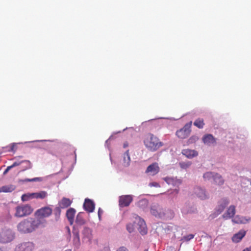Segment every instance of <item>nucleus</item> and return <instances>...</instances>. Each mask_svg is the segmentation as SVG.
Returning a JSON list of instances; mask_svg holds the SVG:
<instances>
[{
	"label": "nucleus",
	"instance_id": "09e8293b",
	"mask_svg": "<svg viewBox=\"0 0 251 251\" xmlns=\"http://www.w3.org/2000/svg\"><path fill=\"white\" fill-rule=\"evenodd\" d=\"M102 211L101 210V209L99 208V211H98V216H99V217L100 219V215L102 213Z\"/></svg>",
	"mask_w": 251,
	"mask_h": 251
},
{
	"label": "nucleus",
	"instance_id": "c756f323",
	"mask_svg": "<svg viewBox=\"0 0 251 251\" xmlns=\"http://www.w3.org/2000/svg\"><path fill=\"white\" fill-rule=\"evenodd\" d=\"M34 199H44L46 198L48 196V194L46 191H42L39 192L33 193Z\"/></svg>",
	"mask_w": 251,
	"mask_h": 251
},
{
	"label": "nucleus",
	"instance_id": "2f4dec72",
	"mask_svg": "<svg viewBox=\"0 0 251 251\" xmlns=\"http://www.w3.org/2000/svg\"><path fill=\"white\" fill-rule=\"evenodd\" d=\"M215 173L213 172H206L203 175V177L205 180H210L211 179L213 180Z\"/></svg>",
	"mask_w": 251,
	"mask_h": 251
},
{
	"label": "nucleus",
	"instance_id": "2eb2a0df",
	"mask_svg": "<svg viewBox=\"0 0 251 251\" xmlns=\"http://www.w3.org/2000/svg\"><path fill=\"white\" fill-rule=\"evenodd\" d=\"M190 132V126L186 125L182 129L177 131L176 135L179 138L184 139L188 136Z\"/></svg>",
	"mask_w": 251,
	"mask_h": 251
},
{
	"label": "nucleus",
	"instance_id": "c9c22d12",
	"mask_svg": "<svg viewBox=\"0 0 251 251\" xmlns=\"http://www.w3.org/2000/svg\"><path fill=\"white\" fill-rule=\"evenodd\" d=\"M82 215V213H79L76 218V223L79 225H82L84 223V220Z\"/></svg>",
	"mask_w": 251,
	"mask_h": 251
},
{
	"label": "nucleus",
	"instance_id": "4468645a",
	"mask_svg": "<svg viewBox=\"0 0 251 251\" xmlns=\"http://www.w3.org/2000/svg\"><path fill=\"white\" fill-rule=\"evenodd\" d=\"M202 141L205 145L208 146H214L216 144V139L211 134L203 135Z\"/></svg>",
	"mask_w": 251,
	"mask_h": 251
},
{
	"label": "nucleus",
	"instance_id": "393cba45",
	"mask_svg": "<svg viewBox=\"0 0 251 251\" xmlns=\"http://www.w3.org/2000/svg\"><path fill=\"white\" fill-rule=\"evenodd\" d=\"M46 141H50V140H37L35 141H32L30 142H25L24 143H19L18 144H26L27 143H32V142H42ZM18 143H12L10 145V149L8 150L9 151H13L15 152L16 150L15 149V147Z\"/></svg>",
	"mask_w": 251,
	"mask_h": 251
},
{
	"label": "nucleus",
	"instance_id": "6e6552de",
	"mask_svg": "<svg viewBox=\"0 0 251 251\" xmlns=\"http://www.w3.org/2000/svg\"><path fill=\"white\" fill-rule=\"evenodd\" d=\"M167 184L178 187L182 183V180L177 177L168 176L162 178Z\"/></svg>",
	"mask_w": 251,
	"mask_h": 251
},
{
	"label": "nucleus",
	"instance_id": "20e7f679",
	"mask_svg": "<svg viewBox=\"0 0 251 251\" xmlns=\"http://www.w3.org/2000/svg\"><path fill=\"white\" fill-rule=\"evenodd\" d=\"M14 232L9 228L0 229V243L5 244L11 242L14 238Z\"/></svg>",
	"mask_w": 251,
	"mask_h": 251
},
{
	"label": "nucleus",
	"instance_id": "412c9836",
	"mask_svg": "<svg viewBox=\"0 0 251 251\" xmlns=\"http://www.w3.org/2000/svg\"><path fill=\"white\" fill-rule=\"evenodd\" d=\"M235 213V207L234 205H230L227 209L226 212L223 215L224 218L227 219L232 217Z\"/></svg>",
	"mask_w": 251,
	"mask_h": 251
},
{
	"label": "nucleus",
	"instance_id": "7c9ffc66",
	"mask_svg": "<svg viewBox=\"0 0 251 251\" xmlns=\"http://www.w3.org/2000/svg\"><path fill=\"white\" fill-rule=\"evenodd\" d=\"M192 165V162L189 161H181L179 163V167L184 170L189 168Z\"/></svg>",
	"mask_w": 251,
	"mask_h": 251
},
{
	"label": "nucleus",
	"instance_id": "a211bd4d",
	"mask_svg": "<svg viewBox=\"0 0 251 251\" xmlns=\"http://www.w3.org/2000/svg\"><path fill=\"white\" fill-rule=\"evenodd\" d=\"M246 233L244 230H240L238 233L233 235L232 237V241L234 243H238L241 241Z\"/></svg>",
	"mask_w": 251,
	"mask_h": 251
},
{
	"label": "nucleus",
	"instance_id": "ea45409f",
	"mask_svg": "<svg viewBox=\"0 0 251 251\" xmlns=\"http://www.w3.org/2000/svg\"><path fill=\"white\" fill-rule=\"evenodd\" d=\"M194 235L192 234H190L186 236H185L183 237V239L185 241H189L190 240L192 239L194 237Z\"/></svg>",
	"mask_w": 251,
	"mask_h": 251
},
{
	"label": "nucleus",
	"instance_id": "4be33fe9",
	"mask_svg": "<svg viewBox=\"0 0 251 251\" xmlns=\"http://www.w3.org/2000/svg\"><path fill=\"white\" fill-rule=\"evenodd\" d=\"M75 213V210L73 208H70L66 212V216L70 223L72 225L74 222V216Z\"/></svg>",
	"mask_w": 251,
	"mask_h": 251
},
{
	"label": "nucleus",
	"instance_id": "dca6fc26",
	"mask_svg": "<svg viewBox=\"0 0 251 251\" xmlns=\"http://www.w3.org/2000/svg\"><path fill=\"white\" fill-rule=\"evenodd\" d=\"M84 209L89 212H93L95 209V203L89 199H86L83 204Z\"/></svg>",
	"mask_w": 251,
	"mask_h": 251
},
{
	"label": "nucleus",
	"instance_id": "f3484780",
	"mask_svg": "<svg viewBox=\"0 0 251 251\" xmlns=\"http://www.w3.org/2000/svg\"><path fill=\"white\" fill-rule=\"evenodd\" d=\"M83 239L86 242H89L92 239V230L88 227H84L82 231Z\"/></svg>",
	"mask_w": 251,
	"mask_h": 251
},
{
	"label": "nucleus",
	"instance_id": "a19ab883",
	"mask_svg": "<svg viewBox=\"0 0 251 251\" xmlns=\"http://www.w3.org/2000/svg\"><path fill=\"white\" fill-rule=\"evenodd\" d=\"M149 186L150 187H154L156 188L160 187V184L156 182H151L149 184Z\"/></svg>",
	"mask_w": 251,
	"mask_h": 251
},
{
	"label": "nucleus",
	"instance_id": "f704fd0d",
	"mask_svg": "<svg viewBox=\"0 0 251 251\" xmlns=\"http://www.w3.org/2000/svg\"><path fill=\"white\" fill-rule=\"evenodd\" d=\"M194 125L199 128H202L204 126L203 120L202 119H198L194 122Z\"/></svg>",
	"mask_w": 251,
	"mask_h": 251
},
{
	"label": "nucleus",
	"instance_id": "423d86ee",
	"mask_svg": "<svg viewBox=\"0 0 251 251\" xmlns=\"http://www.w3.org/2000/svg\"><path fill=\"white\" fill-rule=\"evenodd\" d=\"M15 216L23 217L30 215L33 211V208L29 204H22L15 208Z\"/></svg>",
	"mask_w": 251,
	"mask_h": 251
},
{
	"label": "nucleus",
	"instance_id": "39448f33",
	"mask_svg": "<svg viewBox=\"0 0 251 251\" xmlns=\"http://www.w3.org/2000/svg\"><path fill=\"white\" fill-rule=\"evenodd\" d=\"M52 210L51 208L48 206L42 207L38 209L35 213V215L37 217L35 220H42L45 221L43 224H41L40 226H45L46 224V221L45 218L49 217L52 214Z\"/></svg>",
	"mask_w": 251,
	"mask_h": 251
},
{
	"label": "nucleus",
	"instance_id": "b1692460",
	"mask_svg": "<svg viewBox=\"0 0 251 251\" xmlns=\"http://www.w3.org/2000/svg\"><path fill=\"white\" fill-rule=\"evenodd\" d=\"M15 188V186L12 184L3 186L0 188V193H10L14 191Z\"/></svg>",
	"mask_w": 251,
	"mask_h": 251
},
{
	"label": "nucleus",
	"instance_id": "4c0bfd02",
	"mask_svg": "<svg viewBox=\"0 0 251 251\" xmlns=\"http://www.w3.org/2000/svg\"><path fill=\"white\" fill-rule=\"evenodd\" d=\"M199 140V137L197 135H193L191 136L188 140L189 144H193L197 142Z\"/></svg>",
	"mask_w": 251,
	"mask_h": 251
},
{
	"label": "nucleus",
	"instance_id": "49530a36",
	"mask_svg": "<svg viewBox=\"0 0 251 251\" xmlns=\"http://www.w3.org/2000/svg\"><path fill=\"white\" fill-rule=\"evenodd\" d=\"M181 212L182 213H183L184 214H186L190 212V211L189 210L185 209L184 208L182 209Z\"/></svg>",
	"mask_w": 251,
	"mask_h": 251
},
{
	"label": "nucleus",
	"instance_id": "f03ea898",
	"mask_svg": "<svg viewBox=\"0 0 251 251\" xmlns=\"http://www.w3.org/2000/svg\"><path fill=\"white\" fill-rule=\"evenodd\" d=\"M151 213L155 217L161 219H171L173 217V212L171 210L163 209L157 203L151 205Z\"/></svg>",
	"mask_w": 251,
	"mask_h": 251
},
{
	"label": "nucleus",
	"instance_id": "864d4df0",
	"mask_svg": "<svg viewBox=\"0 0 251 251\" xmlns=\"http://www.w3.org/2000/svg\"><path fill=\"white\" fill-rule=\"evenodd\" d=\"M145 251H148V250H145Z\"/></svg>",
	"mask_w": 251,
	"mask_h": 251
},
{
	"label": "nucleus",
	"instance_id": "7ed1b4c3",
	"mask_svg": "<svg viewBox=\"0 0 251 251\" xmlns=\"http://www.w3.org/2000/svg\"><path fill=\"white\" fill-rule=\"evenodd\" d=\"M144 144L146 147L150 151H156L160 147L162 146V143L159 141L158 139L151 134H148L144 140Z\"/></svg>",
	"mask_w": 251,
	"mask_h": 251
},
{
	"label": "nucleus",
	"instance_id": "a878e982",
	"mask_svg": "<svg viewBox=\"0 0 251 251\" xmlns=\"http://www.w3.org/2000/svg\"><path fill=\"white\" fill-rule=\"evenodd\" d=\"M148 201L146 199H143L139 201L137 205L143 210L146 211L148 210Z\"/></svg>",
	"mask_w": 251,
	"mask_h": 251
},
{
	"label": "nucleus",
	"instance_id": "f257e3e1",
	"mask_svg": "<svg viewBox=\"0 0 251 251\" xmlns=\"http://www.w3.org/2000/svg\"><path fill=\"white\" fill-rule=\"evenodd\" d=\"M44 223V220L28 218L22 220L17 225V230L21 233H31Z\"/></svg>",
	"mask_w": 251,
	"mask_h": 251
},
{
	"label": "nucleus",
	"instance_id": "72a5a7b5",
	"mask_svg": "<svg viewBox=\"0 0 251 251\" xmlns=\"http://www.w3.org/2000/svg\"><path fill=\"white\" fill-rule=\"evenodd\" d=\"M23 164H24V165L23 166V169H22V171H24L27 169H29L32 168V164L29 160H23Z\"/></svg>",
	"mask_w": 251,
	"mask_h": 251
},
{
	"label": "nucleus",
	"instance_id": "ddd939ff",
	"mask_svg": "<svg viewBox=\"0 0 251 251\" xmlns=\"http://www.w3.org/2000/svg\"><path fill=\"white\" fill-rule=\"evenodd\" d=\"M34 245L32 242H24L19 244L15 248V251H32Z\"/></svg>",
	"mask_w": 251,
	"mask_h": 251
},
{
	"label": "nucleus",
	"instance_id": "0eeeda50",
	"mask_svg": "<svg viewBox=\"0 0 251 251\" xmlns=\"http://www.w3.org/2000/svg\"><path fill=\"white\" fill-rule=\"evenodd\" d=\"M133 217L135 219L134 222L138 226V229L140 233L142 235L146 234L147 228L144 220L136 215H134Z\"/></svg>",
	"mask_w": 251,
	"mask_h": 251
},
{
	"label": "nucleus",
	"instance_id": "aec40b11",
	"mask_svg": "<svg viewBox=\"0 0 251 251\" xmlns=\"http://www.w3.org/2000/svg\"><path fill=\"white\" fill-rule=\"evenodd\" d=\"M182 153L189 159H192L198 155V153L197 151L190 149L183 150L182 151Z\"/></svg>",
	"mask_w": 251,
	"mask_h": 251
},
{
	"label": "nucleus",
	"instance_id": "5701e85b",
	"mask_svg": "<svg viewBox=\"0 0 251 251\" xmlns=\"http://www.w3.org/2000/svg\"><path fill=\"white\" fill-rule=\"evenodd\" d=\"M72 203V201L68 198H63L58 203L61 208H65L69 207Z\"/></svg>",
	"mask_w": 251,
	"mask_h": 251
},
{
	"label": "nucleus",
	"instance_id": "9b49d317",
	"mask_svg": "<svg viewBox=\"0 0 251 251\" xmlns=\"http://www.w3.org/2000/svg\"><path fill=\"white\" fill-rule=\"evenodd\" d=\"M133 200V196L131 195H123L119 197V202L120 207L128 206Z\"/></svg>",
	"mask_w": 251,
	"mask_h": 251
},
{
	"label": "nucleus",
	"instance_id": "c85d7f7f",
	"mask_svg": "<svg viewBox=\"0 0 251 251\" xmlns=\"http://www.w3.org/2000/svg\"><path fill=\"white\" fill-rule=\"evenodd\" d=\"M73 232L74 235V243L76 246H78L80 242L78 231L76 229H74Z\"/></svg>",
	"mask_w": 251,
	"mask_h": 251
},
{
	"label": "nucleus",
	"instance_id": "3c124183",
	"mask_svg": "<svg viewBox=\"0 0 251 251\" xmlns=\"http://www.w3.org/2000/svg\"><path fill=\"white\" fill-rule=\"evenodd\" d=\"M128 146V144L127 143H125L124 144V148H126Z\"/></svg>",
	"mask_w": 251,
	"mask_h": 251
},
{
	"label": "nucleus",
	"instance_id": "de8ad7c7",
	"mask_svg": "<svg viewBox=\"0 0 251 251\" xmlns=\"http://www.w3.org/2000/svg\"><path fill=\"white\" fill-rule=\"evenodd\" d=\"M113 135L112 134V135H111L110 136V137L109 138V139H107V140L106 141V142H105V146H107V144H108V141H109V140H110L111 139H112V138H113Z\"/></svg>",
	"mask_w": 251,
	"mask_h": 251
},
{
	"label": "nucleus",
	"instance_id": "473e14b6",
	"mask_svg": "<svg viewBox=\"0 0 251 251\" xmlns=\"http://www.w3.org/2000/svg\"><path fill=\"white\" fill-rule=\"evenodd\" d=\"M34 194L26 193L22 195L21 199L23 201H28L31 199H34Z\"/></svg>",
	"mask_w": 251,
	"mask_h": 251
},
{
	"label": "nucleus",
	"instance_id": "9d476101",
	"mask_svg": "<svg viewBox=\"0 0 251 251\" xmlns=\"http://www.w3.org/2000/svg\"><path fill=\"white\" fill-rule=\"evenodd\" d=\"M229 201L226 198H224L221 200L219 202L217 206L215 209V215L213 217L214 218L221 214L225 209L226 207L229 204Z\"/></svg>",
	"mask_w": 251,
	"mask_h": 251
},
{
	"label": "nucleus",
	"instance_id": "1a4fd4ad",
	"mask_svg": "<svg viewBox=\"0 0 251 251\" xmlns=\"http://www.w3.org/2000/svg\"><path fill=\"white\" fill-rule=\"evenodd\" d=\"M194 193L199 198L202 200L208 199L209 197L205 189L200 186H196L194 188Z\"/></svg>",
	"mask_w": 251,
	"mask_h": 251
},
{
	"label": "nucleus",
	"instance_id": "c03bdc74",
	"mask_svg": "<svg viewBox=\"0 0 251 251\" xmlns=\"http://www.w3.org/2000/svg\"><path fill=\"white\" fill-rule=\"evenodd\" d=\"M12 168H13V167L12 166V165L9 166H8V167H7V168H6V169L5 170V171H4V172H3V175H5V174H6L8 172V171H9L10 169H11Z\"/></svg>",
	"mask_w": 251,
	"mask_h": 251
},
{
	"label": "nucleus",
	"instance_id": "58836bf2",
	"mask_svg": "<svg viewBox=\"0 0 251 251\" xmlns=\"http://www.w3.org/2000/svg\"><path fill=\"white\" fill-rule=\"evenodd\" d=\"M126 229L129 232L131 233L134 231V225L131 223L128 224L126 226Z\"/></svg>",
	"mask_w": 251,
	"mask_h": 251
},
{
	"label": "nucleus",
	"instance_id": "8fccbe9b",
	"mask_svg": "<svg viewBox=\"0 0 251 251\" xmlns=\"http://www.w3.org/2000/svg\"><path fill=\"white\" fill-rule=\"evenodd\" d=\"M243 251H251V247L244 249Z\"/></svg>",
	"mask_w": 251,
	"mask_h": 251
},
{
	"label": "nucleus",
	"instance_id": "e433bc0d",
	"mask_svg": "<svg viewBox=\"0 0 251 251\" xmlns=\"http://www.w3.org/2000/svg\"><path fill=\"white\" fill-rule=\"evenodd\" d=\"M43 177H38L33 178L29 179L26 178L23 180L24 182H32V181H42L43 180Z\"/></svg>",
	"mask_w": 251,
	"mask_h": 251
},
{
	"label": "nucleus",
	"instance_id": "37998d69",
	"mask_svg": "<svg viewBox=\"0 0 251 251\" xmlns=\"http://www.w3.org/2000/svg\"><path fill=\"white\" fill-rule=\"evenodd\" d=\"M179 192L178 189H175L171 191V194H174L175 195H177Z\"/></svg>",
	"mask_w": 251,
	"mask_h": 251
},
{
	"label": "nucleus",
	"instance_id": "bb28decb",
	"mask_svg": "<svg viewBox=\"0 0 251 251\" xmlns=\"http://www.w3.org/2000/svg\"><path fill=\"white\" fill-rule=\"evenodd\" d=\"M130 158L128 153V151H127L123 155V164L125 167H128L130 165Z\"/></svg>",
	"mask_w": 251,
	"mask_h": 251
},
{
	"label": "nucleus",
	"instance_id": "6ab92c4d",
	"mask_svg": "<svg viewBox=\"0 0 251 251\" xmlns=\"http://www.w3.org/2000/svg\"><path fill=\"white\" fill-rule=\"evenodd\" d=\"M251 220L250 218H247L245 217L236 215L232 219V221L235 224H245Z\"/></svg>",
	"mask_w": 251,
	"mask_h": 251
},
{
	"label": "nucleus",
	"instance_id": "603ef678",
	"mask_svg": "<svg viewBox=\"0 0 251 251\" xmlns=\"http://www.w3.org/2000/svg\"><path fill=\"white\" fill-rule=\"evenodd\" d=\"M66 251H71V250H67Z\"/></svg>",
	"mask_w": 251,
	"mask_h": 251
},
{
	"label": "nucleus",
	"instance_id": "cd10ccee",
	"mask_svg": "<svg viewBox=\"0 0 251 251\" xmlns=\"http://www.w3.org/2000/svg\"><path fill=\"white\" fill-rule=\"evenodd\" d=\"M213 181L215 183L218 185H222L225 181L222 176L217 173H215Z\"/></svg>",
	"mask_w": 251,
	"mask_h": 251
},
{
	"label": "nucleus",
	"instance_id": "79ce46f5",
	"mask_svg": "<svg viewBox=\"0 0 251 251\" xmlns=\"http://www.w3.org/2000/svg\"><path fill=\"white\" fill-rule=\"evenodd\" d=\"M23 164V160L21 161H16L12 165L13 168L20 165Z\"/></svg>",
	"mask_w": 251,
	"mask_h": 251
},
{
	"label": "nucleus",
	"instance_id": "f8f14e48",
	"mask_svg": "<svg viewBox=\"0 0 251 251\" xmlns=\"http://www.w3.org/2000/svg\"><path fill=\"white\" fill-rule=\"evenodd\" d=\"M160 171V168L157 163L154 162L150 165L145 171L149 176H154L157 174Z\"/></svg>",
	"mask_w": 251,
	"mask_h": 251
},
{
	"label": "nucleus",
	"instance_id": "a18cd8bd",
	"mask_svg": "<svg viewBox=\"0 0 251 251\" xmlns=\"http://www.w3.org/2000/svg\"><path fill=\"white\" fill-rule=\"evenodd\" d=\"M117 251H128V250L126 247H121L119 248L117 250Z\"/></svg>",
	"mask_w": 251,
	"mask_h": 251
}]
</instances>
